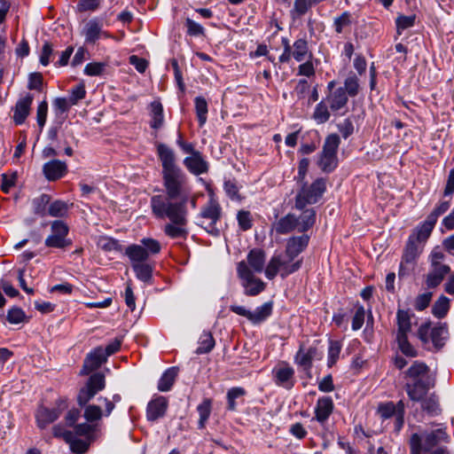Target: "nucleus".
Here are the masks:
<instances>
[{
  "mask_svg": "<svg viewBox=\"0 0 454 454\" xmlns=\"http://www.w3.org/2000/svg\"><path fill=\"white\" fill-rule=\"evenodd\" d=\"M157 153L162 166V180L166 194L153 195L150 200L153 215L157 219H168L163 231L170 239L188 236V209L191 187L187 177L176 164L174 151L165 144L157 145Z\"/></svg>",
  "mask_w": 454,
  "mask_h": 454,
  "instance_id": "nucleus-1",
  "label": "nucleus"
},
{
  "mask_svg": "<svg viewBox=\"0 0 454 454\" xmlns=\"http://www.w3.org/2000/svg\"><path fill=\"white\" fill-rule=\"evenodd\" d=\"M316 223V210L306 209L299 216L287 214L281 217L274 224V229L278 234H287L297 230L299 232L309 231Z\"/></svg>",
  "mask_w": 454,
  "mask_h": 454,
  "instance_id": "nucleus-2",
  "label": "nucleus"
},
{
  "mask_svg": "<svg viewBox=\"0 0 454 454\" xmlns=\"http://www.w3.org/2000/svg\"><path fill=\"white\" fill-rule=\"evenodd\" d=\"M301 265L302 259L295 260L286 252L274 254L266 265L264 274L270 280L274 279L278 274L282 278H286L298 271Z\"/></svg>",
  "mask_w": 454,
  "mask_h": 454,
  "instance_id": "nucleus-3",
  "label": "nucleus"
},
{
  "mask_svg": "<svg viewBox=\"0 0 454 454\" xmlns=\"http://www.w3.org/2000/svg\"><path fill=\"white\" fill-rule=\"evenodd\" d=\"M301 187L295 196L294 207L303 212L309 205L316 204L326 190V183L324 178H317L312 184L301 183Z\"/></svg>",
  "mask_w": 454,
  "mask_h": 454,
  "instance_id": "nucleus-4",
  "label": "nucleus"
},
{
  "mask_svg": "<svg viewBox=\"0 0 454 454\" xmlns=\"http://www.w3.org/2000/svg\"><path fill=\"white\" fill-rule=\"evenodd\" d=\"M281 43L284 48L278 58V62L281 64L289 63L292 58L299 63L307 59H313V53L309 51V43L305 38L296 39L291 45L287 37H282Z\"/></svg>",
  "mask_w": 454,
  "mask_h": 454,
  "instance_id": "nucleus-5",
  "label": "nucleus"
},
{
  "mask_svg": "<svg viewBox=\"0 0 454 454\" xmlns=\"http://www.w3.org/2000/svg\"><path fill=\"white\" fill-rule=\"evenodd\" d=\"M340 144L339 135H328L324 142L323 149L318 158V167L323 172L331 173L338 166L337 152Z\"/></svg>",
  "mask_w": 454,
  "mask_h": 454,
  "instance_id": "nucleus-6",
  "label": "nucleus"
},
{
  "mask_svg": "<svg viewBox=\"0 0 454 454\" xmlns=\"http://www.w3.org/2000/svg\"><path fill=\"white\" fill-rule=\"evenodd\" d=\"M237 275L246 296H257L266 288V283L255 276L252 269L241 261L237 264Z\"/></svg>",
  "mask_w": 454,
  "mask_h": 454,
  "instance_id": "nucleus-7",
  "label": "nucleus"
},
{
  "mask_svg": "<svg viewBox=\"0 0 454 454\" xmlns=\"http://www.w3.org/2000/svg\"><path fill=\"white\" fill-rule=\"evenodd\" d=\"M444 254L440 250H433L430 254V268L426 275L425 283L428 288L437 287L450 273V268L443 263Z\"/></svg>",
  "mask_w": 454,
  "mask_h": 454,
  "instance_id": "nucleus-8",
  "label": "nucleus"
},
{
  "mask_svg": "<svg viewBox=\"0 0 454 454\" xmlns=\"http://www.w3.org/2000/svg\"><path fill=\"white\" fill-rule=\"evenodd\" d=\"M222 216V207L219 203L211 199L207 205L202 208L200 218V225L211 235L218 236L220 230L217 227V223Z\"/></svg>",
  "mask_w": 454,
  "mask_h": 454,
  "instance_id": "nucleus-9",
  "label": "nucleus"
},
{
  "mask_svg": "<svg viewBox=\"0 0 454 454\" xmlns=\"http://www.w3.org/2000/svg\"><path fill=\"white\" fill-rule=\"evenodd\" d=\"M335 81H331L327 83L326 96L324 98L329 106L332 113L335 114H344L347 112V105L348 102V96L341 86L337 87Z\"/></svg>",
  "mask_w": 454,
  "mask_h": 454,
  "instance_id": "nucleus-10",
  "label": "nucleus"
},
{
  "mask_svg": "<svg viewBox=\"0 0 454 454\" xmlns=\"http://www.w3.org/2000/svg\"><path fill=\"white\" fill-rule=\"evenodd\" d=\"M414 237H409L403 250L399 267V278L408 276L414 269L417 259L422 252L423 246L413 240Z\"/></svg>",
  "mask_w": 454,
  "mask_h": 454,
  "instance_id": "nucleus-11",
  "label": "nucleus"
},
{
  "mask_svg": "<svg viewBox=\"0 0 454 454\" xmlns=\"http://www.w3.org/2000/svg\"><path fill=\"white\" fill-rule=\"evenodd\" d=\"M67 407L68 403L66 397L58 398L55 402V407L52 409H49L44 406L39 407L35 413L37 427L41 429L45 428L50 424L57 420Z\"/></svg>",
  "mask_w": 454,
  "mask_h": 454,
  "instance_id": "nucleus-12",
  "label": "nucleus"
},
{
  "mask_svg": "<svg viewBox=\"0 0 454 454\" xmlns=\"http://www.w3.org/2000/svg\"><path fill=\"white\" fill-rule=\"evenodd\" d=\"M273 303L271 301L264 302L257 307L254 311L247 309L243 306L231 305L230 309L233 313L246 317L253 325H259L265 321L272 313Z\"/></svg>",
  "mask_w": 454,
  "mask_h": 454,
  "instance_id": "nucleus-13",
  "label": "nucleus"
},
{
  "mask_svg": "<svg viewBox=\"0 0 454 454\" xmlns=\"http://www.w3.org/2000/svg\"><path fill=\"white\" fill-rule=\"evenodd\" d=\"M51 234L45 239V246L51 248H66L71 245V240L67 239L69 228L62 221H53L51 223Z\"/></svg>",
  "mask_w": 454,
  "mask_h": 454,
  "instance_id": "nucleus-14",
  "label": "nucleus"
},
{
  "mask_svg": "<svg viewBox=\"0 0 454 454\" xmlns=\"http://www.w3.org/2000/svg\"><path fill=\"white\" fill-rule=\"evenodd\" d=\"M271 374L275 385L286 390L292 389L296 383L294 369L286 362L277 364Z\"/></svg>",
  "mask_w": 454,
  "mask_h": 454,
  "instance_id": "nucleus-15",
  "label": "nucleus"
},
{
  "mask_svg": "<svg viewBox=\"0 0 454 454\" xmlns=\"http://www.w3.org/2000/svg\"><path fill=\"white\" fill-rule=\"evenodd\" d=\"M334 403L330 396H321L317 399L315 406V416L312 419L317 420L322 427H325L333 414Z\"/></svg>",
  "mask_w": 454,
  "mask_h": 454,
  "instance_id": "nucleus-16",
  "label": "nucleus"
},
{
  "mask_svg": "<svg viewBox=\"0 0 454 454\" xmlns=\"http://www.w3.org/2000/svg\"><path fill=\"white\" fill-rule=\"evenodd\" d=\"M168 402L166 397L159 395L153 398L146 407V419L154 422L165 416Z\"/></svg>",
  "mask_w": 454,
  "mask_h": 454,
  "instance_id": "nucleus-17",
  "label": "nucleus"
},
{
  "mask_svg": "<svg viewBox=\"0 0 454 454\" xmlns=\"http://www.w3.org/2000/svg\"><path fill=\"white\" fill-rule=\"evenodd\" d=\"M184 165L190 173L195 176H200L208 171V162L204 159L200 151H196L191 153V156L184 158Z\"/></svg>",
  "mask_w": 454,
  "mask_h": 454,
  "instance_id": "nucleus-18",
  "label": "nucleus"
},
{
  "mask_svg": "<svg viewBox=\"0 0 454 454\" xmlns=\"http://www.w3.org/2000/svg\"><path fill=\"white\" fill-rule=\"evenodd\" d=\"M107 357L102 347H97L91 350L84 359L82 372L89 374L90 372L99 368L104 363L106 362Z\"/></svg>",
  "mask_w": 454,
  "mask_h": 454,
  "instance_id": "nucleus-19",
  "label": "nucleus"
},
{
  "mask_svg": "<svg viewBox=\"0 0 454 454\" xmlns=\"http://www.w3.org/2000/svg\"><path fill=\"white\" fill-rule=\"evenodd\" d=\"M428 372L429 367L424 362L414 361L404 372V379L406 382H429Z\"/></svg>",
  "mask_w": 454,
  "mask_h": 454,
  "instance_id": "nucleus-20",
  "label": "nucleus"
},
{
  "mask_svg": "<svg viewBox=\"0 0 454 454\" xmlns=\"http://www.w3.org/2000/svg\"><path fill=\"white\" fill-rule=\"evenodd\" d=\"M420 436L422 437V447L424 448V452H431L438 444L441 442H447L449 440L448 434L442 428L432 430Z\"/></svg>",
  "mask_w": 454,
  "mask_h": 454,
  "instance_id": "nucleus-21",
  "label": "nucleus"
},
{
  "mask_svg": "<svg viewBox=\"0 0 454 454\" xmlns=\"http://www.w3.org/2000/svg\"><path fill=\"white\" fill-rule=\"evenodd\" d=\"M104 27L102 20L95 17L89 20L83 26L81 34L87 44H95L99 40L101 27Z\"/></svg>",
  "mask_w": 454,
  "mask_h": 454,
  "instance_id": "nucleus-22",
  "label": "nucleus"
},
{
  "mask_svg": "<svg viewBox=\"0 0 454 454\" xmlns=\"http://www.w3.org/2000/svg\"><path fill=\"white\" fill-rule=\"evenodd\" d=\"M43 172L48 181H57L66 176L67 165L59 160H52L44 163Z\"/></svg>",
  "mask_w": 454,
  "mask_h": 454,
  "instance_id": "nucleus-23",
  "label": "nucleus"
},
{
  "mask_svg": "<svg viewBox=\"0 0 454 454\" xmlns=\"http://www.w3.org/2000/svg\"><path fill=\"white\" fill-rule=\"evenodd\" d=\"M317 348L315 346L304 349L303 344L300 346L299 350L294 356V363L301 367L303 371L309 372L313 365V360L317 356Z\"/></svg>",
  "mask_w": 454,
  "mask_h": 454,
  "instance_id": "nucleus-24",
  "label": "nucleus"
},
{
  "mask_svg": "<svg viewBox=\"0 0 454 454\" xmlns=\"http://www.w3.org/2000/svg\"><path fill=\"white\" fill-rule=\"evenodd\" d=\"M33 98H34L31 94H27L16 103L12 116L13 121L16 125H21L26 121L29 114Z\"/></svg>",
  "mask_w": 454,
  "mask_h": 454,
  "instance_id": "nucleus-25",
  "label": "nucleus"
},
{
  "mask_svg": "<svg viewBox=\"0 0 454 454\" xmlns=\"http://www.w3.org/2000/svg\"><path fill=\"white\" fill-rule=\"evenodd\" d=\"M265 259L266 254L261 248L251 249L247 255L245 263L248 268L252 269L254 273H261L265 270Z\"/></svg>",
  "mask_w": 454,
  "mask_h": 454,
  "instance_id": "nucleus-26",
  "label": "nucleus"
},
{
  "mask_svg": "<svg viewBox=\"0 0 454 454\" xmlns=\"http://www.w3.org/2000/svg\"><path fill=\"white\" fill-rule=\"evenodd\" d=\"M429 388V382L424 381L406 382L404 385L407 395L413 402L422 401L427 395Z\"/></svg>",
  "mask_w": 454,
  "mask_h": 454,
  "instance_id": "nucleus-27",
  "label": "nucleus"
},
{
  "mask_svg": "<svg viewBox=\"0 0 454 454\" xmlns=\"http://www.w3.org/2000/svg\"><path fill=\"white\" fill-rule=\"evenodd\" d=\"M309 237L306 234L292 237L287 240L285 252L294 259L308 247Z\"/></svg>",
  "mask_w": 454,
  "mask_h": 454,
  "instance_id": "nucleus-28",
  "label": "nucleus"
},
{
  "mask_svg": "<svg viewBox=\"0 0 454 454\" xmlns=\"http://www.w3.org/2000/svg\"><path fill=\"white\" fill-rule=\"evenodd\" d=\"M413 314H410L408 310L398 309L396 312L397 333L396 337L408 336L411 331V317Z\"/></svg>",
  "mask_w": 454,
  "mask_h": 454,
  "instance_id": "nucleus-29",
  "label": "nucleus"
},
{
  "mask_svg": "<svg viewBox=\"0 0 454 454\" xmlns=\"http://www.w3.org/2000/svg\"><path fill=\"white\" fill-rule=\"evenodd\" d=\"M63 438L69 444L70 450L74 454H83L90 447V440L77 438L72 432H65Z\"/></svg>",
  "mask_w": 454,
  "mask_h": 454,
  "instance_id": "nucleus-30",
  "label": "nucleus"
},
{
  "mask_svg": "<svg viewBox=\"0 0 454 454\" xmlns=\"http://www.w3.org/2000/svg\"><path fill=\"white\" fill-rule=\"evenodd\" d=\"M435 223L427 216L426 221L418 226L409 237H414L413 240L422 245L429 238Z\"/></svg>",
  "mask_w": 454,
  "mask_h": 454,
  "instance_id": "nucleus-31",
  "label": "nucleus"
},
{
  "mask_svg": "<svg viewBox=\"0 0 454 454\" xmlns=\"http://www.w3.org/2000/svg\"><path fill=\"white\" fill-rule=\"evenodd\" d=\"M125 254L129 257L131 265L137 263L145 262L148 260V255L141 245H130L125 249Z\"/></svg>",
  "mask_w": 454,
  "mask_h": 454,
  "instance_id": "nucleus-32",
  "label": "nucleus"
},
{
  "mask_svg": "<svg viewBox=\"0 0 454 454\" xmlns=\"http://www.w3.org/2000/svg\"><path fill=\"white\" fill-rule=\"evenodd\" d=\"M150 107L152 118L150 126L154 129H159L164 123L163 106L160 101H153L151 103Z\"/></svg>",
  "mask_w": 454,
  "mask_h": 454,
  "instance_id": "nucleus-33",
  "label": "nucleus"
},
{
  "mask_svg": "<svg viewBox=\"0 0 454 454\" xmlns=\"http://www.w3.org/2000/svg\"><path fill=\"white\" fill-rule=\"evenodd\" d=\"M177 372L176 367H170L164 372L158 382V389L160 392H167L171 389L177 376Z\"/></svg>",
  "mask_w": 454,
  "mask_h": 454,
  "instance_id": "nucleus-34",
  "label": "nucleus"
},
{
  "mask_svg": "<svg viewBox=\"0 0 454 454\" xmlns=\"http://www.w3.org/2000/svg\"><path fill=\"white\" fill-rule=\"evenodd\" d=\"M132 270H134L136 277L145 282L149 283L153 278V266L148 262H141L131 265Z\"/></svg>",
  "mask_w": 454,
  "mask_h": 454,
  "instance_id": "nucleus-35",
  "label": "nucleus"
},
{
  "mask_svg": "<svg viewBox=\"0 0 454 454\" xmlns=\"http://www.w3.org/2000/svg\"><path fill=\"white\" fill-rule=\"evenodd\" d=\"M331 110L329 108V106L326 104V101L323 99L318 104H317L312 118L315 120V121L318 124L325 123L329 121L331 117Z\"/></svg>",
  "mask_w": 454,
  "mask_h": 454,
  "instance_id": "nucleus-36",
  "label": "nucleus"
},
{
  "mask_svg": "<svg viewBox=\"0 0 454 454\" xmlns=\"http://www.w3.org/2000/svg\"><path fill=\"white\" fill-rule=\"evenodd\" d=\"M212 411V400L209 398L204 399L197 407L200 419L198 427L200 429H203L206 427L207 419L210 417Z\"/></svg>",
  "mask_w": 454,
  "mask_h": 454,
  "instance_id": "nucleus-37",
  "label": "nucleus"
},
{
  "mask_svg": "<svg viewBox=\"0 0 454 454\" xmlns=\"http://www.w3.org/2000/svg\"><path fill=\"white\" fill-rule=\"evenodd\" d=\"M72 205L63 200H55L49 205L47 214L52 217H65Z\"/></svg>",
  "mask_w": 454,
  "mask_h": 454,
  "instance_id": "nucleus-38",
  "label": "nucleus"
},
{
  "mask_svg": "<svg viewBox=\"0 0 454 454\" xmlns=\"http://www.w3.org/2000/svg\"><path fill=\"white\" fill-rule=\"evenodd\" d=\"M194 105L199 124L202 127L206 123L207 118V102L205 98L199 96L195 98Z\"/></svg>",
  "mask_w": 454,
  "mask_h": 454,
  "instance_id": "nucleus-39",
  "label": "nucleus"
},
{
  "mask_svg": "<svg viewBox=\"0 0 454 454\" xmlns=\"http://www.w3.org/2000/svg\"><path fill=\"white\" fill-rule=\"evenodd\" d=\"M447 337L448 329L444 325H439L432 328L430 340L435 348H442Z\"/></svg>",
  "mask_w": 454,
  "mask_h": 454,
  "instance_id": "nucleus-40",
  "label": "nucleus"
},
{
  "mask_svg": "<svg viewBox=\"0 0 454 454\" xmlns=\"http://www.w3.org/2000/svg\"><path fill=\"white\" fill-rule=\"evenodd\" d=\"M247 395V390L242 387H231L226 394L227 409L234 411L237 408L236 399Z\"/></svg>",
  "mask_w": 454,
  "mask_h": 454,
  "instance_id": "nucleus-41",
  "label": "nucleus"
},
{
  "mask_svg": "<svg viewBox=\"0 0 454 454\" xmlns=\"http://www.w3.org/2000/svg\"><path fill=\"white\" fill-rule=\"evenodd\" d=\"M215 347V340L213 335L208 332H204L199 340V346L196 349V354H207L209 353Z\"/></svg>",
  "mask_w": 454,
  "mask_h": 454,
  "instance_id": "nucleus-42",
  "label": "nucleus"
},
{
  "mask_svg": "<svg viewBox=\"0 0 454 454\" xmlns=\"http://www.w3.org/2000/svg\"><path fill=\"white\" fill-rule=\"evenodd\" d=\"M450 309V299L441 295L432 307V314L437 318H443Z\"/></svg>",
  "mask_w": 454,
  "mask_h": 454,
  "instance_id": "nucleus-43",
  "label": "nucleus"
},
{
  "mask_svg": "<svg viewBox=\"0 0 454 454\" xmlns=\"http://www.w3.org/2000/svg\"><path fill=\"white\" fill-rule=\"evenodd\" d=\"M342 348V344L340 340H330L328 353H327V366L333 367L338 361Z\"/></svg>",
  "mask_w": 454,
  "mask_h": 454,
  "instance_id": "nucleus-44",
  "label": "nucleus"
},
{
  "mask_svg": "<svg viewBox=\"0 0 454 454\" xmlns=\"http://www.w3.org/2000/svg\"><path fill=\"white\" fill-rule=\"evenodd\" d=\"M237 222L239 230L242 231H247L254 226V217L250 211L241 209L237 213Z\"/></svg>",
  "mask_w": 454,
  "mask_h": 454,
  "instance_id": "nucleus-45",
  "label": "nucleus"
},
{
  "mask_svg": "<svg viewBox=\"0 0 454 454\" xmlns=\"http://www.w3.org/2000/svg\"><path fill=\"white\" fill-rule=\"evenodd\" d=\"M28 319L25 311L20 307L14 306L7 311L6 320L12 325L27 323Z\"/></svg>",
  "mask_w": 454,
  "mask_h": 454,
  "instance_id": "nucleus-46",
  "label": "nucleus"
},
{
  "mask_svg": "<svg viewBox=\"0 0 454 454\" xmlns=\"http://www.w3.org/2000/svg\"><path fill=\"white\" fill-rule=\"evenodd\" d=\"M342 89L345 90V92L348 97H356L359 93L360 85L359 80L356 74L348 75L344 81V86Z\"/></svg>",
  "mask_w": 454,
  "mask_h": 454,
  "instance_id": "nucleus-47",
  "label": "nucleus"
},
{
  "mask_svg": "<svg viewBox=\"0 0 454 454\" xmlns=\"http://www.w3.org/2000/svg\"><path fill=\"white\" fill-rule=\"evenodd\" d=\"M396 341L399 349L404 356L409 357H416L418 356V351L409 342L408 336L396 337Z\"/></svg>",
  "mask_w": 454,
  "mask_h": 454,
  "instance_id": "nucleus-48",
  "label": "nucleus"
},
{
  "mask_svg": "<svg viewBox=\"0 0 454 454\" xmlns=\"http://www.w3.org/2000/svg\"><path fill=\"white\" fill-rule=\"evenodd\" d=\"M377 412L382 419H390L397 414L396 407L393 402L380 403L377 409Z\"/></svg>",
  "mask_w": 454,
  "mask_h": 454,
  "instance_id": "nucleus-49",
  "label": "nucleus"
},
{
  "mask_svg": "<svg viewBox=\"0 0 454 454\" xmlns=\"http://www.w3.org/2000/svg\"><path fill=\"white\" fill-rule=\"evenodd\" d=\"M105 415L99 406L95 404L85 405L84 418L88 422H94L101 419L102 416Z\"/></svg>",
  "mask_w": 454,
  "mask_h": 454,
  "instance_id": "nucleus-50",
  "label": "nucleus"
},
{
  "mask_svg": "<svg viewBox=\"0 0 454 454\" xmlns=\"http://www.w3.org/2000/svg\"><path fill=\"white\" fill-rule=\"evenodd\" d=\"M86 386L94 390L96 393H98L106 387L105 376L99 372L92 374L89 378Z\"/></svg>",
  "mask_w": 454,
  "mask_h": 454,
  "instance_id": "nucleus-51",
  "label": "nucleus"
},
{
  "mask_svg": "<svg viewBox=\"0 0 454 454\" xmlns=\"http://www.w3.org/2000/svg\"><path fill=\"white\" fill-rule=\"evenodd\" d=\"M141 246L144 247L148 257L157 254L160 252L161 246L160 242L152 238H145L141 239Z\"/></svg>",
  "mask_w": 454,
  "mask_h": 454,
  "instance_id": "nucleus-52",
  "label": "nucleus"
},
{
  "mask_svg": "<svg viewBox=\"0 0 454 454\" xmlns=\"http://www.w3.org/2000/svg\"><path fill=\"white\" fill-rule=\"evenodd\" d=\"M98 246L106 252L121 250V246L119 241L110 237H101L98 241Z\"/></svg>",
  "mask_w": 454,
  "mask_h": 454,
  "instance_id": "nucleus-53",
  "label": "nucleus"
},
{
  "mask_svg": "<svg viewBox=\"0 0 454 454\" xmlns=\"http://www.w3.org/2000/svg\"><path fill=\"white\" fill-rule=\"evenodd\" d=\"M415 19H416L415 15H410V16L399 15L395 20L397 33L399 35H401L403 30H405L407 28L413 27L415 24Z\"/></svg>",
  "mask_w": 454,
  "mask_h": 454,
  "instance_id": "nucleus-54",
  "label": "nucleus"
},
{
  "mask_svg": "<svg viewBox=\"0 0 454 454\" xmlns=\"http://www.w3.org/2000/svg\"><path fill=\"white\" fill-rule=\"evenodd\" d=\"M365 309L363 305L357 304L356 306V312L352 318V330L358 331L362 328L364 323Z\"/></svg>",
  "mask_w": 454,
  "mask_h": 454,
  "instance_id": "nucleus-55",
  "label": "nucleus"
},
{
  "mask_svg": "<svg viewBox=\"0 0 454 454\" xmlns=\"http://www.w3.org/2000/svg\"><path fill=\"white\" fill-rule=\"evenodd\" d=\"M351 24V14L348 12H344L333 20V27L336 33L340 34L345 27Z\"/></svg>",
  "mask_w": 454,
  "mask_h": 454,
  "instance_id": "nucleus-56",
  "label": "nucleus"
},
{
  "mask_svg": "<svg viewBox=\"0 0 454 454\" xmlns=\"http://www.w3.org/2000/svg\"><path fill=\"white\" fill-rule=\"evenodd\" d=\"M449 198L450 199L447 200H441L439 204L434 207V209L428 215V217L434 222L436 223L439 216L449 210L452 195Z\"/></svg>",
  "mask_w": 454,
  "mask_h": 454,
  "instance_id": "nucleus-57",
  "label": "nucleus"
},
{
  "mask_svg": "<svg viewBox=\"0 0 454 454\" xmlns=\"http://www.w3.org/2000/svg\"><path fill=\"white\" fill-rule=\"evenodd\" d=\"M410 454H422L424 448L422 447V437L420 434L414 433L411 435L409 441Z\"/></svg>",
  "mask_w": 454,
  "mask_h": 454,
  "instance_id": "nucleus-58",
  "label": "nucleus"
},
{
  "mask_svg": "<svg viewBox=\"0 0 454 454\" xmlns=\"http://www.w3.org/2000/svg\"><path fill=\"white\" fill-rule=\"evenodd\" d=\"M98 393L90 388L88 386H84L78 393L77 403L80 406H85Z\"/></svg>",
  "mask_w": 454,
  "mask_h": 454,
  "instance_id": "nucleus-59",
  "label": "nucleus"
},
{
  "mask_svg": "<svg viewBox=\"0 0 454 454\" xmlns=\"http://www.w3.org/2000/svg\"><path fill=\"white\" fill-rule=\"evenodd\" d=\"M224 192L231 200L240 201L242 200L237 184L231 180L225 181L223 184Z\"/></svg>",
  "mask_w": 454,
  "mask_h": 454,
  "instance_id": "nucleus-60",
  "label": "nucleus"
},
{
  "mask_svg": "<svg viewBox=\"0 0 454 454\" xmlns=\"http://www.w3.org/2000/svg\"><path fill=\"white\" fill-rule=\"evenodd\" d=\"M185 27L187 28V35L191 36H200L205 34L204 27L190 18L185 20Z\"/></svg>",
  "mask_w": 454,
  "mask_h": 454,
  "instance_id": "nucleus-61",
  "label": "nucleus"
},
{
  "mask_svg": "<svg viewBox=\"0 0 454 454\" xmlns=\"http://www.w3.org/2000/svg\"><path fill=\"white\" fill-rule=\"evenodd\" d=\"M316 74L315 67L312 62V59H307L299 65L297 75H302L306 77H312Z\"/></svg>",
  "mask_w": 454,
  "mask_h": 454,
  "instance_id": "nucleus-62",
  "label": "nucleus"
},
{
  "mask_svg": "<svg viewBox=\"0 0 454 454\" xmlns=\"http://www.w3.org/2000/svg\"><path fill=\"white\" fill-rule=\"evenodd\" d=\"M86 96V90L83 83H79L76 86L73 87L71 90V95L69 97V100L72 105H76L79 100H82Z\"/></svg>",
  "mask_w": 454,
  "mask_h": 454,
  "instance_id": "nucleus-63",
  "label": "nucleus"
},
{
  "mask_svg": "<svg viewBox=\"0 0 454 454\" xmlns=\"http://www.w3.org/2000/svg\"><path fill=\"white\" fill-rule=\"evenodd\" d=\"M106 67L103 62H90L84 67V74L90 76H97L102 74Z\"/></svg>",
  "mask_w": 454,
  "mask_h": 454,
  "instance_id": "nucleus-64",
  "label": "nucleus"
}]
</instances>
